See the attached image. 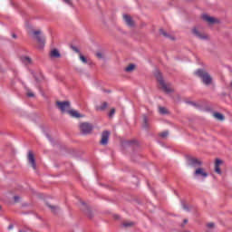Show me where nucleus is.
I'll use <instances>...</instances> for the list:
<instances>
[{
    "mask_svg": "<svg viewBox=\"0 0 232 232\" xmlns=\"http://www.w3.org/2000/svg\"><path fill=\"white\" fill-rule=\"evenodd\" d=\"M195 73L198 77L201 78L202 82L204 84H206V86H209V84H211V82H213V78H211V75H209V73H208V72H206L202 69H198V71H196Z\"/></svg>",
    "mask_w": 232,
    "mask_h": 232,
    "instance_id": "obj_1",
    "label": "nucleus"
},
{
    "mask_svg": "<svg viewBox=\"0 0 232 232\" xmlns=\"http://www.w3.org/2000/svg\"><path fill=\"white\" fill-rule=\"evenodd\" d=\"M156 78L160 84V87L165 93H171V92H173V87L164 82V80L162 79V74L160 72L156 73Z\"/></svg>",
    "mask_w": 232,
    "mask_h": 232,
    "instance_id": "obj_2",
    "label": "nucleus"
},
{
    "mask_svg": "<svg viewBox=\"0 0 232 232\" xmlns=\"http://www.w3.org/2000/svg\"><path fill=\"white\" fill-rule=\"evenodd\" d=\"M32 34L34 37L36 38L38 48H40V50H43L46 43V38L44 36H41V30L33 31Z\"/></svg>",
    "mask_w": 232,
    "mask_h": 232,
    "instance_id": "obj_3",
    "label": "nucleus"
},
{
    "mask_svg": "<svg viewBox=\"0 0 232 232\" xmlns=\"http://www.w3.org/2000/svg\"><path fill=\"white\" fill-rule=\"evenodd\" d=\"M93 130V125L88 122H82L80 124V130L82 135H90Z\"/></svg>",
    "mask_w": 232,
    "mask_h": 232,
    "instance_id": "obj_4",
    "label": "nucleus"
},
{
    "mask_svg": "<svg viewBox=\"0 0 232 232\" xmlns=\"http://www.w3.org/2000/svg\"><path fill=\"white\" fill-rule=\"evenodd\" d=\"M56 106L62 113H68L70 111V102H56Z\"/></svg>",
    "mask_w": 232,
    "mask_h": 232,
    "instance_id": "obj_5",
    "label": "nucleus"
},
{
    "mask_svg": "<svg viewBox=\"0 0 232 232\" xmlns=\"http://www.w3.org/2000/svg\"><path fill=\"white\" fill-rule=\"evenodd\" d=\"M194 177H198L199 179H208V172L202 168L196 169L194 172Z\"/></svg>",
    "mask_w": 232,
    "mask_h": 232,
    "instance_id": "obj_6",
    "label": "nucleus"
},
{
    "mask_svg": "<svg viewBox=\"0 0 232 232\" xmlns=\"http://www.w3.org/2000/svg\"><path fill=\"white\" fill-rule=\"evenodd\" d=\"M192 34L196 37H198V39H201V41H206V39H209L208 34H206L204 33H200V31H198V29H197L196 27L194 29H192Z\"/></svg>",
    "mask_w": 232,
    "mask_h": 232,
    "instance_id": "obj_7",
    "label": "nucleus"
},
{
    "mask_svg": "<svg viewBox=\"0 0 232 232\" xmlns=\"http://www.w3.org/2000/svg\"><path fill=\"white\" fill-rule=\"evenodd\" d=\"M108 140H110V131L104 130L102 133V140L100 144H102V146H106V144H108Z\"/></svg>",
    "mask_w": 232,
    "mask_h": 232,
    "instance_id": "obj_8",
    "label": "nucleus"
},
{
    "mask_svg": "<svg viewBox=\"0 0 232 232\" xmlns=\"http://www.w3.org/2000/svg\"><path fill=\"white\" fill-rule=\"evenodd\" d=\"M188 164H189V166H192V168H200V166L202 165V160H200L197 158H191L188 160Z\"/></svg>",
    "mask_w": 232,
    "mask_h": 232,
    "instance_id": "obj_9",
    "label": "nucleus"
},
{
    "mask_svg": "<svg viewBox=\"0 0 232 232\" xmlns=\"http://www.w3.org/2000/svg\"><path fill=\"white\" fill-rule=\"evenodd\" d=\"M28 162L31 164L33 169H36L37 166L35 165V157L34 156V153L32 151L28 152Z\"/></svg>",
    "mask_w": 232,
    "mask_h": 232,
    "instance_id": "obj_10",
    "label": "nucleus"
},
{
    "mask_svg": "<svg viewBox=\"0 0 232 232\" xmlns=\"http://www.w3.org/2000/svg\"><path fill=\"white\" fill-rule=\"evenodd\" d=\"M224 164V161L221 160L217 159L215 161V171L218 173V175H222V170H220V166Z\"/></svg>",
    "mask_w": 232,
    "mask_h": 232,
    "instance_id": "obj_11",
    "label": "nucleus"
},
{
    "mask_svg": "<svg viewBox=\"0 0 232 232\" xmlns=\"http://www.w3.org/2000/svg\"><path fill=\"white\" fill-rule=\"evenodd\" d=\"M202 18H203V21H206L209 24H214V23H218V20H217V18L211 17L208 14H203Z\"/></svg>",
    "mask_w": 232,
    "mask_h": 232,
    "instance_id": "obj_12",
    "label": "nucleus"
},
{
    "mask_svg": "<svg viewBox=\"0 0 232 232\" xmlns=\"http://www.w3.org/2000/svg\"><path fill=\"white\" fill-rule=\"evenodd\" d=\"M123 20L126 23L127 26H134L135 23L133 22V19L131 18V16L128 15V14H123Z\"/></svg>",
    "mask_w": 232,
    "mask_h": 232,
    "instance_id": "obj_13",
    "label": "nucleus"
},
{
    "mask_svg": "<svg viewBox=\"0 0 232 232\" xmlns=\"http://www.w3.org/2000/svg\"><path fill=\"white\" fill-rule=\"evenodd\" d=\"M67 113L73 119H79L80 117H82L79 111L75 110H69Z\"/></svg>",
    "mask_w": 232,
    "mask_h": 232,
    "instance_id": "obj_14",
    "label": "nucleus"
},
{
    "mask_svg": "<svg viewBox=\"0 0 232 232\" xmlns=\"http://www.w3.org/2000/svg\"><path fill=\"white\" fill-rule=\"evenodd\" d=\"M50 57H52L53 59H59V57H61V53H59V51L57 49H53L50 53Z\"/></svg>",
    "mask_w": 232,
    "mask_h": 232,
    "instance_id": "obj_15",
    "label": "nucleus"
},
{
    "mask_svg": "<svg viewBox=\"0 0 232 232\" xmlns=\"http://www.w3.org/2000/svg\"><path fill=\"white\" fill-rule=\"evenodd\" d=\"M108 108V102H103L101 105L96 106L97 111H104Z\"/></svg>",
    "mask_w": 232,
    "mask_h": 232,
    "instance_id": "obj_16",
    "label": "nucleus"
},
{
    "mask_svg": "<svg viewBox=\"0 0 232 232\" xmlns=\"http://www.w3.org/2000/svg\"><path fill=\"white\" fill-rule=\"evenodd\" d=\"M22 61L24 63V64H31L32 59L28 56L22 57Z\"/></svg>",
    "mask_w": 232,
    "mask_h": 232,
    "instance_id": "obj_17",
    "label": "nucleus"
},
{
    "mask_svg": "<svg viewBox=\"0 0 232 232\" xmlns=\"http://www.w3.org/2000/svg\"><path fill=\"white\" fill-rule=\"evenodd\" d=\"M133 70H135V64L130 63L129 64L126 68H125V72H133Z\"/></svg>",
    "mask_w": 232,
    "mask_h": 232,
    "instance_id": "obj_18",
    "label": "nucleus"
},
{
    "mask_svg": "<svg viewBox=\"0 0 232 232\" xmlns=\"http://www.w3.org/2000/svg\"><path fill=\"white\" fill-rule=\"evenodd\" d=\"M213 115L218 121H224V116L221 113L215 112Z\"/></svg>",
    "mask_w": 232,
    "mask_h": 232,
    "instance_id": "obj_19",
    "label": "nucleus"
},
{
    "mask_svg": "<svg viewBox=\"0 0 232 232\" xmlns=\"http://www.w3.org/2000/svg\"><path fill=\"white\" fill-rule=\"evenodd\" d=\"M143 128H145V130L150 128V125L148 124V117L146 116L143 117Z\"/></svg>",
    "mask_w": 232,
    "mask_h": 232,
    "instance_id": "obj_20",
    "label": "nucleus"
},
{
    "mask_svg": "<svg viewBox=\"0 0 232 232\" xmlns=\"http://www.w3.org/2000/svg\"><path fill=\"white\" fill-rule=\"evenodd\" d=\"M159 111L161 115H166V113H168V109L164 107H160Z\"/></svg>",
    "mask_w": 232,
    "mask_h": 232,
    "instance_id": "obj_21",
    "label": "nucleus"
},
{
    "mask_svg": "<svg viewBox=\"0 0 232 232\" xmlns=\"http://www.w3.org/2000/svg\"><path fill=\"white\" fill-rule=\"evenodd\" d=\"M47 206H48V208H50V209L53 213H57V211L59 210V208H57V207H54L52 205H47Z\"/></svg>",
    "mask_w": 232,
    "mask_h": 232,
    "instance_id": "obj_22",
    "label": "nucleus"
},
{
    "mask_svg": "<svg viewBox=\"0 0 232 232\" xmlns=\"http://www.w3.org/2000/svg\"><path fill=\"white\" fill-rule=\"evenodd\" d=\"M132 226H133V222L131 221L123 222V227H131Z\"/></svg>",
    "mask_w": 232,
    "mask_h": 232,
    "instance_id": "obj_23",
    "label": "nucleus"
},
{
    "mask_svg": "<svg viewBox=\"0 0 232 232\" xmlns=\"http://www.w3.org/2000/svg\"><path fill=\"white\" fill-rule=\"evenodd\" d=\"M80 61H82V63H83V64L88 63V60L86 59V57H84V55L80 53Z\"/></svg>",
    "mask_w": 232,
    "mask_h": 232,
    "instance_id": "obj_24",
    "label": "nucleus"
},
{
    "mask_svg": "<svg viewBox=\"0 0 232 232\" xmlns=\"http://www.w3.org/2000/svg\"><path fill=\"white\" fill-rule=\"evenodd\" d=\"M96 57L98 59H104V53H101V52L96 53Z\"/></svg>",
    "mask_w": 232,
    "mask_h": 232,
    "instance_id": "obj_25",
    "label": "nucleus"
},
{
    "mask_svg": "<svg viewBox=\"0 0 232 232\" xmlns=\"http://www.w3.org/2000/svg\"><path fill=\"white\" fill-rule=\"evenodd\" d=\"M168 135H169V132L168 131H163L160 134V137H161L162 139H166V137H168Z\"/></svg>",
    "mask_w": 232,
    "mask_h": 232,
    "instance_id": "obj_26",
    "label": "nucleus"
},
{
    "mask_svg": "<svg viewBox=\"0 0 232 232\" xmlns=\"http://www.w3.org/2000/svg\"><path fill=\"white\" fill-rule=\"evenodd\" d=\"M160 34L164 37H169V35L168 34V33H166V31H164V29H160Z\"/></svg>",
    "mask_w": 232,
    "mask_h": 232,
    "instance_id": "obj_27",
    "label": "nucleus"
},
{
    "mask_svg": "<svg viewBox=\"0 0 232 232\" xmlns=\"http://www.w3.org/2000/svg\"><path fill=\"white\" fill-rule=\"evenodd\" d=\"M26 95L27 97H35V94H34L30 89H27Z\"/></svg>",
    "mask_w": 232,
    "mask_h": 232,
    "instance_id": "obj_28",
    "label": "nucleus"
},
{
    "mask_svg": "<svg viewBox=\"0 0 232 232\" xmlns=\"http://www.w3.org/2000/svg\"><path fill=\"white\" fill-rule=\"evenodd\" d=\"M208 229H215V223L210 222L207 225Z\"/></svg>",
    "mask_w": 232,
    "mask_h": 232,
    "instance_id": "obj_29",
    "label": "nucleus"
},
{
    "mask_svg": "<svg viewBox=\"0 0 232 232\" xmlns=\"http://www.w3.org/2000/svg\"><path fill=\"white\" fill-rule=\"evenodd\" d=\"M113 115H115V109H111L110 111L109 117L111 118V117H113Z\"/></svg>",
    "mask_w": 232,
    "mask_h": 232,
    "instance_id": "obj_30",
    "label": "nucleus"
},
{
    "mask_svg": "<svg viewBox=\"0 0 232 232\" xmlns=\"http://www.w3.org/2000/svg\"><path fill=\"white\" fill-rule=\"evenodd\" d=\"M14 202L17 204V202H20L21 197H19V196H14Z\"/></svg>",
    "mask_w": 232,
    "mask_h": 232,
    "instance_id": "obj_31",
    "label": "nucleus"
},
{
    "mask_svg": "<svg viewBox=\"0 0 232 232\" xmlns=\"http://www.w3.org/2000/svg\"><path fill=\"white\" fill-rule=\"evenodd\" d=\"M183 209H185L186 211L189 210V208H188V205L186 204H183Z\"/></svg>",
    "mask_w": 232,
    "mask_h": 232,
    "instance_id": "obj_32",
    "label": "nucleus"
},
{
    "mask_svg": "<svg viewBox=\"0 0 232 232\" xmlns=\"http://www.w3.org/2000/svg\"><path fill=\"white\" fill-rule=\"evenodd\" d=\"M73 52H75L76 53H79V49L77 47H72Z\"/></svg>",
    "mask_w": 232,
    "mask_h": 232,
    "instance_id": "obj_33",
    "label": "nucleus"
},
{
    "mask_svg": "<svg viewBox=\"0 0 232 232\" xmlns=\"http://www.w3.org/2000/svg\"><path fill=\"white\" fill-rule=\"evenodd\" d=\"M8 229H9V231L14 229V225H9Z\"/></svg>",
    "mask_w": 232,
    "mask_h": 232,
    "instance_id": "obj_34",
    "label": "nucleus"
},
{
    "mask_svg": "<svg viewBox=\"0 0 232 232\" xmlns=\"http://www.w3.org/2000/svg\"><path fill=\"white\" fill-rule=\"evenodd\" d=\"M184 224H188V219H184Z\"/></svg>",
    "mask_w": 232,
    "mask_h": 232,
    "instance_id": "obj_35",
    "label": "nucleus"
},
{
    "mask_svg": "<svg viewBox=\"0 0 232 232\" xmlns=\"http://www.w3.org/2000/svg\"><path fill=\"white\" fill-rule=\"evenodd\" d=\"M115 218H119V216H115Z\"/></svg>",
    "mask_w": 232,
    "mask_h": 232,
    "instance_id": "obj_36",
    "label": "nucleus"
},
{
    "mask_svg": "<svg viewBox=\"0 0 232 232\" xmlns=\"http://www.w3.org/2000/svg\"><path fill=\"white\" fill-rule=\"evenodd\" d=\"M13 37H15V34H14Z\"/></svg>",
    "mask_w": 232,
    "mask_h": 232,
    "instance_id": "obj_37",
    "label": "nucleus"
},
{
    "mask_svg": "<svg viewBox=\"0 0 232 232\" xmlns=\"http://www.w3.org/2000/svg\"><path fill=\"white\" fill-rule=\"evenodd\" d=\"M0 209H1V206H0Z\"/></svg>",
    "mask_w": 232,
    "mask_h": 232,
    "instance_id": "obj_38",
    "label": "nucleus"
}]
</instances>
